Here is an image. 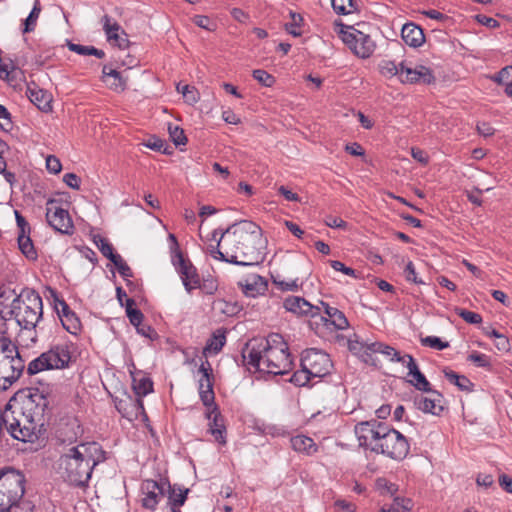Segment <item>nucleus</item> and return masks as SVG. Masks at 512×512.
<instances>
[{
	"instance_id": "nucleus-1",
	"label": "nucleus",
	"mask_w": 512,
	"mask_h": 512,
	"mask_svg": "<svg viewBox=\"0 0 512 512\" xmlns=\"http://www.w3.org/2000/svg\"><path fill=\"white\" fill-rule=\"evenodd\" d=\"M217 235L220 237L216 246L209 247L214 259L239 266L258 265L263 261L262 230L256 223L241 220L226 230H214L213 238Z\"/></svg>"
},
{
	"instance_id": "nucleus-2",
	"label": "nucleus",
	"mask_w": 512,
	"mask_h": 512,
	"mask_svg": "<svg viewBox=\"0 0 512 512\" xmlns=\"http://www.w3.org/2000/svg\"><path fill=\"white\" fill-rule=\"evenodd\" d=\"M49 400L44 391L29 389V394L19 408L10 404L5 409V428L9 435L18 441L34 444L45 438L46 415Z\"/></svg>"
},
{
	"instance_id": "nucleus-3",
	"label": "nucleus",
	"mask_w": 512,
	"mask_h": 512,
	"mask_svg": "<svg viewBox=\"0 0 512 512\" xmlns=\"http://www.w3.org/2000/svg\"><path fill=\"white\" fill-rule=\"evenodd\" d=\"M243 363L249 370L284 375L292 370L293 361L288 344L277 333L266 338H254L242 349Z\"/></svg>"
},
{
	"instance_id": "nucleus-4",
	"label": "nucleus",
	"mask_w": 512,
	"mask_h": 512,
	"mask_svg": "<svg viewBox=\"0 0 512 512\" xmlns=\"http://www.w3.org/2000/svg\"><path fill=\"white\" fill-rule=\"evenodd\" d=\"M106 460V452L97 442H81L68 448L58 459V473L70 486L88 485L93 469Z\"/></svg>"
},
{
	"instance_id": "nucleus-5",
	"label": "nucleus",
	"mask_w": 512,
	"mask_h": 512,
	"mask_svg": "<svg viewBox=\"0 0 512 512\" xmlns=\"http://www.w3.org/2000/svg\"><path fill=\"white\" fill-rule=\"evenodd\" d=\"M24 474L11 467L0 470V512H15L16 507L28 500H24L25 493Z\"/></svg>"
},
{
	"instance_id": "nucleus-6",
	"label": "nucleus",
	"mask_w": 512,
	"mask_h": 512,
	"mask_svg": "<svg viewBox=\"0 0 512 512\" xmlns=\"http://www.w3.org/2000/svg\"><path fill=\"white\" fill-rule=\"evenodd\" d=\"M42 298L38 293L32 292L22 296H16L7 312L10 319L13 317L17 324L24 329H33L42 316Z\"/></svg>"
},
{
	"instance_id": "nucleus-7",
	"label": "nucleus",
	"mask_w": 512,
	"mask_h": 512,
	"mask_svg": "<svg viewBox=\"0 0 512 512\" xmlns=\"http://www.w3.org/2000/svg\"><path fill=\"white\" fill-rule=\"evenodd\" d=\"M71 361L70 345L61 343L52 345L46 352L41 353L27 366V374L35 375L45 370L64 369Z\"/></svg>"
},
{
	"instance_id": "nucleus-8",
	"label": "nucleus",
	"mask_w": 512,
	"mask_h": 512,
	"mask_svg": "<svg viewBox=\"0 0 512 512\" xmlns=\"http://www.w3.org/2000/svg\"><path fill=\"white\" fill-rule=\"evenodd\" d=\"M348 348L350 352L358 356L364 363L370 365H375V358L373 357L375 353L383 354L390 357L391 361L400 362L402 364H405L408 360L406 354L402 356L395 348L382 342H368L358 339L349 340Z\"/></svg>"
},
{
	"instance_id": "nucleus-9",
	"label": "nucleus",
	"mask_w": 512,
	"mask_h": 512,
	"mask_svg": "<svg viewBox=\"0 0 512 512\" xmlns=\"http://www.w3.org/2000/svg\"><path fill=\"white\" fill-rule=\"evenodd\" d=\"M410 445L406 437L388 426L382 442L371 446V451L381 453L393 460H403L409 453Z\"/></svg>"
},
{
	"instance_id": "nucleus-10",
	"label": "nucleus",
	"mask_w": 512,
	"mask_h": 512,
	"mask_svg": "<svg viewBox=\"0 0 512 512\" xmlns=\"http://www.w3.org/2000/svg\"><path fill=\"white\" fill-rule=\"evenodd\" d=\"M335 24L341 27L339 33L342 35L343 42L356 56L366 59L373 54L376 45L369 35L346 26L341 21H336Z\"/></svg>"
},
{
	"instance_id": "nucleus-11",
	"label": "nucleus",
	"mask_w": 512,
	"mask_h": 512,
	"mask_svg": "<svg viewBox=\"0 0 512 512\" xmlns=\"http://www.w3.org/2000/svg\"><path fill=\"white\" fill-rule=\"evenodd\" d=\"M388 426L377 419L357 423L354 427V433L359 441V446L371 449L374 444L382 442Z\"/></svg>"
},
{
	"instance_id": "nucleus-12",
	"label": "nucleus",
	"mask_w": 512,
	"mask_h": 512,
	"mask_svg": "<svg viewBox=\"0 0 512 512\" xmlns=\"http://www.w3.org/2000/svg\"><path fill=\"white\" fill-rule=\"evenodd\" d=\"M301 367L308 369L314 377H324L330 373L333 364L327 353L316 348H310L302 353Z\"/></svg>"
},
{
	"instance_id": "nucleus-13",
	"label": "nucleus",
	"mask_w": 512,
	"mask_h": 512,
	"mask_svg": "<svg viewBox=\"0 0 512 512\" xmlns=\"http://www.w3.org/2000/svg\"><path fill=\"white\" fill-rule=\"evenodd\" d=\"M46 220L55 231L61 234L71 235L74 232V225L69 212L58 206L56 200L47 202Z\"/></svg>"
},
{
	"instance_id": "nucleus-14",
	"label": "nucleus",
	"mask_w": 512,
	"mask_h": 512,
	"mask_svg": "<svg viewBox=\"0 0 512 512\" xmlns=\"http://www.w3.org/2000/svg\"><path fill=\"white\" fill-rule=\"evenodd\" d=\"M25 368L21 356H1L0 357V383L4 390H7L16 382Z\"/></svg>"
},
{
	"instance_id": "nucleus-15",
	"label": "nucleus",
	"mask_w": 512,
	"mask_h": 512,
	"mask_svg": "<svg viewBox=\"0 0 512 512\" xmlns=\"http://www.w3.org/2000/svg\"><path fill=\"white\" fill-rule=\"evenodd\" d=\"M171 261L176 271L179 273L182 283L188 292L199 286V275L190 260L185 259L183 254L179 253L176 254V256H172Z\"/></svg>"
},
{
	"instance_id": "nucleus-16",
	"label": "nucleus",
	"mask_w": 512,
	"mask_h": 512,
	"mask_svg": "<svg viewBox=\"0 0 512 512\" xmlns=\"http://www.w3.org/2000/svg\"><path fill=\"white\" fill-rule=\"evenodd\" d=\"M165 485V480H162L161 482H157L152 479L144 480L141 484V491L143 494V498L141 500L142 506L154 511L157 508L161 497L166 493Z\"/></svg>"
},
{
	"instance_id": "nucleus-17",
	"label": "nucleus",
	"mask_w": 512,
	"mask_h": 512,
	"mask_svg": "<svg viewBox=\"0 0 512 512\" xmlns=\"http://www.w3.org/2000/svg\"><path fill=\"white\" fill-rule=\"evenodd\" d=\"M83 432L82 424L76 416L67 415L60 419L57 435L61 442L72 444L83 435Z\"/></svg>"
},
{
	"instance_id": "nucleus-18",
	"label": "nucleus",
	"mask_w": 512,
	"mask_h": 512,
	"mask_svg": "<svg viewBox=\"0 0 512 512\" xmlns=\"http://www.w3.org/2000/svg\"><path fill=\"white\" fill-rule=\"evenodd\" d=\"M428 396L418 395L414 398V404L423 413H429L434 416H440L445 409V400L443 395L431 388L430 391H424Z\"/></svg>"
},
{
	"instance_id": "nucleus-19",
	"label": "nucleus",
	"mask_w": 512,
	"mask_h": 512,
	"mask_svg": "<svg viewBox=\"0 0 512 512\" xmlns=\"http://www.w3.org/2000/svg\"><path fill=\"white\" fill-rule=\"evenodd\" d=\"M400 81L402 83H423L431 84L435 82V76L432 70L424 65H418L415 68L407 67L404 62L400 63Z\"/></svg>"
},
{
	"instance_id": "nucleus-20",
	"label": "nucleus",
	"mask_w": 512,
	"mask_h": 512,
	"mask_svg": "<svg viewBox=\"0 0 512 512\" xmlns=\"http://www.w3.org/2000/svg\"><path fill=\"white\" fill-rule=\"evenodd\" d=\"M284 308L297 316L315 317L320 314V307L314 306L300 296H289L283 302Z\"/></svg>"
},
{
	"instance_id": "nucleus-21",
	"label": "nucleus",
	"mask_w": 512,
	"mask_h": 512,
	"mask_svg": "<svg viewBox=\"0 0 512 512\" xmlns=\"http://www.w3.org/2000/svg\"><path fill=\"white\" fill-rule=\"evenodd\" d=\"M206 418L209 420V431L214 436L215 440L220 444H226L224 418L216 404L207 408Z\"/></svg>"
},
{
	"instance_id": "nucleus-22",
	"label": "nucleus",
	"mask_w": 512,
	"mask_h": 512,
	"mask_svg": "<svg viewBox=\"0 0 512 512\" xmlns=\"http://www.w3.org/2000/svg\"><path fill=\"white\" fill-rule=\"evenodd\" d=\"M26 95L29 100L42 112H50L52 110V95L38 87L34 82L27 85Z\"/></svg>"
},
{
	"instance_id": "nucleus-23",
	"label": "nucleus",
	"mask_w": 512,
	"mask_h": 512,
	"mask_svg": "<svg viewBox=\"0 0 512 512\" xmlns=\"http://www.w3.org/2000/svg\"><path fill=\"white\" fill-rule=\"evenodd\" d=\"M239 286L247 297H256L266 292L268 282L264 277L252 274L240 281Z\"/></svg>"
},
{
	"instance_id": "nucleus-24",
	"label": "nucleus",
	"mask_w": 512,
	"mask_h": 512,
	"mask_svg": "<svg viewBox=\"0 0 512 512\" xmlns=\"http://www.w3.org/2000/svg\"><path fill=\"white\" fill-rule=\"evenodd\" d=\"M406 357H408V360L404 365L408 369V376L411 377L409 383L421 392L430 391L431 384L426 379L425 375L419 370L415 359L410 354H406Z\"/></svg>"
},
{
	"instance_id": "nucleus-25",
	"label": "nucleus",
	"mask_w": 512,
	"mask_h": 512,
	"mask_svg": "<svg viewBox=\"0 0 512 512\" xmlns=\"http://www.w3.org/2000/svg\"><path fill=\"white\" fill-rule=\"evenodd\" d=\"M165 483V489L167 492V505L170 508V511L180 510V508L184 505L190 490L188 488H182L177 484L172 485L166 479Z\"/></svg>"
},
{
	"instance_id": "nucleus-26",
	"label": "nucleus",
	"mask_w": 512,
	"mask_h": 512,
	"mask_svg": "<svg viewBox=\"0 0 512 512\" xmlns=\"http://www.w3.org/2000/svg\"><path fill=\"white\" fill-rule=\"evenodd\" d=\"M401 37L408 46L413 48L420 47L425 41L422 28L412 22L403 25Z\"/></svg>"
},
{
	"instance_id": "nucleus-27",
	"label": "nucleus",
	"mask_w": 512,
	"mask_h": 512,
	"mask_svg": "<svg viewBox=\"0 0 512 512\" xmlns=\"http://www.w3.org/2000/svg\"><path fill=\"white\" fill-rule=\"evenodd\" d=\"M324 313L327 318H323L326 322H330L337 330H344L349 327V322L345 314L336 307H331L327 303L321 301Z\"/></svg>"
},
{
	"instance_id": "nucleus-28",
	"label": "nucleus",
	"mask_w": 512,
	"mask_h": 512,
	"mask_svg": "<svg viewBox=\"0 0 512 512\" xmlns=\"http://www.w3.org/2000/svg\"><path fill=\"white\" fill-rule=\"evenodd\" d=\"M293 450L299 453H304L308 456L315 454L318 451V446L314 440L305 435H296L290 439Z\"/></svg>"
},
{
	"instance_id": "nucleus-29",
	"label": "nucleus",
	"mask_w": 512,
	"mask_h": 512,
	"mask_svg": "<svg viewBox=\"0 0 512 512\" xmlns=\"http://www.w3.org/2000/svg\"><path fill=\"white\" fill-rule=\"evenodd\" d=\"M198 390L200 399L205 407L210 408L213 404H215L213 379H211L210 376H205V378L199 379Z\"/></svg>"
},
{
	"instance_id": "nucleus-30",
	"label": "nucleus",
	"mask_w": 512,
	"mask_h": 512,
	"mask_svg": "<svg viewBox=\"0 0 512 512\" xmlns=\"http://www.w3.org/2000/svg\"><path fill=\"white\" fill-rule=\"evenodd\" d=\"M443 374L445 378L451 384L457 386L459 390L465 392H472L474 390V384L465 375L458 374L447 367L443 369Z\"/></svg>"
},
{
	"instance_id": "nucleus-31",
	"label": "nucleus",
	"mask_w": 512,
	"mask_h": 512,
	"mask_svg": "<svg viewBox=\"0 0 512 512\" xmlns=\"http://www.w3.org/2000/svg\"><path fill=\"white\" fill-rule=\"evenodd\" d=\"M103 79L107 82V78H112L113 81L109 84V87L114 91H124L126 88V81L121 76L120 72L112 69L105 65L102 69Z\"/></svg>"
},
{
	"instance_id": "nucleus-32",
	"label": "nucleus",
	"mask_w": 512,
	"mask_h": 512,
	"mask_svg": "<svg viewBox=\"0 0 512 512\" xmlns=\"http://www.w3.org/2000/svg\"><path fill=\"white\" fill-rule=\"evenodd\" d=\"M18 247L20 251L29 260H36L38 255L34 244L30 238V234H19L18 235Z\"/></svg>"
},
{
	"instance_id": "nucleus-33",
	"label": "nucleus",
	"mask_w": 512,
	"mask_h": 512,
	"mask_svg": "<svg viewBox=\"0 0 512 512\" xmlns=\"http://www.w3.org/2000/svg\"><path fill=\"white\" fill-rule=\"evenodd\" d=\"M103 24V30L107 36L109 41L118 40L119 39V31L121 30V26L109 15H104L101 20Z\"/></svg>"
},
{
	"instance_id": "nucleus-34",
	"label": "nucleus",
	"mask_w": 512,
	"mask_h": 512,
	"mask_svg": "<svg viewBox=\"0 0 512 512\" xmlns=\"http://www.w3.org/2000/svg\"><path fill=\"white\" fill-rule=\"evenodd\" d=\"M94 243L104 257L108 258L111 262L112 259H115L119 256L118 253L114 252V248L112 244L104 237L97 235L94 236Z\"/></svg>"
},
{
	"instance_id": "nucleus-35",
	"label": "nucleus",
	"mask_w": 512,
	"mask_h": 512,
	"mask_svg": "<svg viewBox=\"0 0 512 512\" xmlns=\"http://www.w3.org/2000/svg\"><path fill=\"white\" fill-rule=\"evenodd\" d=\"M331 5L334 12L338 15H348L358 11L353 0H331Z\"/></svg>"
},
{
	"instance_id": "nucleus-36",
	"label": "nucleus",
	"mask_w": 512,
	"mask_h": 512,
	"mask_svg": "<svg viewBox=\"0 0 512 512\" xmlns=\"http://www.w3.org/2000/svg\"><path fill=\"white\" fill-rule=\"evenodd\" d=\"M41 12V5L39 0H35L34 6L24 21L23 33H30L35 30L37 19Z\"/></svg>"
},
{
	"instance_id": "nucleus-37",
	"label": "nucleus",
	"mask_w": 512,
	"mask_h": 512,
	"mask_svg": "<svg viewBox=\"0 0 512 512\" xmlns=\"http://www.w3.org/2000/svg\"><path fill=\"white\" fill-rule=\"evenodd\" d=\"M68 47L71 51H73L79 55H94L100 59L105 56V53L103 50L97 49L94 46H84V45L69 42Z\"/></svg>"
},
{
	"instance_id": "nucleus-38",
	"label": "nucleus",
	"mask_w": 512,
	"mask_h": 512,
	"mask_svg": "<svg viewBox=\"0 0 512 512\" xmlns=\"http://www.w3.org/2000/svg\"><path fill=\"white\" fill-rule=\"evenodd\" d=\"M291 21L285 24V30L294 37L301 36L300 27L303 24V17L295 12L290 11Z\"/></svg>"
},
{
	"instance_id": "nucleus-39",
	"label": "nucleus",
	"mask_w": 512,
	"mask_h": 512,
	"mask_svg": "<svg viewBox=\"0 0 512 512\" xmlns=\"http://www.w3.org/2000/svg\"><path fill=\"white\" fill-rule=\"evenodd\" d=\"M133 389L138 396H146L153 391V382L148 377L133 379Z\"/></svg>"
},
{
	"instance_id": "nucleus-40",
	"label": "nucleus",
	"mask_w": 512,
	"mask_h": 512,
	"mask_svg": "<svg viewBox=\"0 0 512 512\" xmlns=\"http://www.w3.org/2000/svg\"><path fill=\"white\" fill-rule=\"evenodd\" d=\"M226 338L223 333L221 334H213V336L207 341L204 347V354L209 352H214L215 354L220 352L225 345Z\"/></svg>"
},
{
	"instance_id": "nucleus-41",
	"label": "nucleus",
	"mask_w": 512,
	"mask_h": 512,
	"mask_svg": "<svg viewBox=\"0 0 512 512\" xmlns=\"http://www.w3.org/2000/svg\"><path fill=\"white\" fill-rule=\"evenodd\" d=\"M61 323L63 328L73 335H76L81 329V322L74 312L69 315L66 314Z\"/></svg>"
},
{
	"instance_id": "nucleus-42",
	"label": "nucleus",
	"mask_w": 512,
	"mask_h": 512,
	"mask_svg": "<svg viewBox=\"0 0 512 512\" xmlns=\"http://www.w3.org/2000/svg\"><path fill=\"white\" fill-rule=\"evenodd\" d=\"M420 343L424 347H429L435 350H444L449 347V342L442 341L436 336H426L420 338Z\"/></svg>"
},
{
	"instance_id": "nucleus-43",
	"label": "nucleus",
	"mask_w": 512,
	"mask_h": 512,
	"mask_svg": "<svg viewBox=\"0 0 512 512\" xmlns=\"http://www.w3.org/2000/svg\"><path fill=\"white\" fill-rule=\"evenodd\" d=\"M1 356H20L16 345L4 335L0 336V357Z\"/></svg>"
},
{
	"instance_id": "nucleus-44",
	"label": "nucleus",
	"mask_w": 512,
	"mask_h": 512,
	"mask_svg": "<svg viewBox=\"0 0 512 512\" xmlns=\"http://www.w3.org/2000/svg\"><path fill=\"white\" fill-rule=\"evenodd\" d=\"M168 132L171 140L176 146L185 145L187 143V137L185 136L184 130L179 126L169 124Z\"/></svg>"
},
{
	"instance_id": "nucleus-45",
	"label": "nucleus",
	"mask_w": 512,
	"mask_h": 512,
	"mask_svg": "<svg viewBox=\"0 0 512 512\" xmlns=\"http://www.w3.org/2000/svg\"><path fill=\"white\" fill-rule=\"evenodd\" d=\"M308 369H304L301 367L300 370L295 371L290 377L289 381L293 383L295 386H305L308 384L311 378H313Z\"/></svg>"
},
{
	"instance_id": "nucleus-46",
	"label": "nucleus",
	"mask_w": 512,
	"mask_h": 512,
	"mask_svg": "<svg viewBox=\"0 0 512 512\" xmlns=\"http://www.w3.org/2000/svg\"><path fill=\"white\" fill-rule=\"evenodd\" d=\"M455 313L469 324H480L482 322V316L479 313L464 308H455Z\"/></svg>"
},
{
	"instance_id": "nucleus-47",
	"label": "nucleus",
	"mask_w": 512,
	"mask_h": 512,
	"mask_svg": "<svg viewBox=\"0 0 512 512\" xmlns=\"http://www.w3.org/2000/svg\"><path fill=\"white\" fill-rule=\"evenodd\" d=\"M492 80L500 85H505L506 88L512 82V66L502 68L492 77Z\"/></svg>"
},
{
	"instance_id": "nucleus-48",
	"label": "nucleus",
	"mask_w": 512,
	"mask_h": 512,
	"mask_svg": "<svg viewBox=\"0 0 512 512\" xmlns=\"http://www.w3.org/2000/svg\"><path fill=\"white\" fill-rule=\"evenodd\" d=\"M379 67L381 74L386 77L400 76V64L397 65L394 61L384 60L380 63Z\"/></svg>"
},
{
	"instance_id": "nucleus-49",
	"label": "nucleus",
	"mask_w": 512,
	"mask_h": 512,
	"mask_svg": "<svg viewBox=\"0 0 512 512\" xmlns=\"http://www.w3.org/2000/svg\"><path fill=\"white\" fill-rule=\"evenodd\" d=\"M177 91L181 92L183 94V97L186 99V102L189 104H194L199 100V93L192 86H189V85L181 86V84H178Z\"/></svg>"
},
{
	"instance_id": "nucleus-50",
	"label": "nucleus",
	"mask_w": 512,
	"mask_h": 512,
	"mask_svg": "<svg viewBox=\"0 0 512 512\" xmlns=\"http://www.w3.org/2000/svg\"><path fill=\"white\" fill-rule=\"evenodd\" d=\"M253 78L265 87H271L275 83V78L267 71L256 69L253 71Z\"/></svg>"
},
{
	"instance_id": "nucleus-51",
	"label": "nucleus",
	"mask_w": 512,
	"mask_h": 512,
	"mask_svg": "<svg viewBox=\"0 0 512 512\" xmlns=\"http://www.w3.org/2000/svg\"><path fill=\"white\" fill-rule=\"evenodd\" d=\"M192 21L195 25L207 31H214L216 29V23L213 22L208 16L195 15L192 18Z\"/></svg>"
},
{
	"instance_id": "nucleus-52",
	"label": "nucleus",
	"mask_w": 512,
	"mask_h": 512,
	"mask_svg": "<svg viewBox=\"0 0 512 512\" xmlns=\"http://www.w3.org/2000/svg\"><path fill=\"white\" fill-rule=\"evenodd\" d=\"M112 263L116 266L119 274L123 278H130L133 276V272L131 268L128 266V264L123 260L121 255L116 257L115 259H112Z\"/></svg>"
},
{
	"instance_id": "nucleus-53",
	"label": "nucleus",
	"mask_w": 512,
	"mask_h": 512,
	"mask_svg": "<svg viewBox=\"0 0 512 512\" xmlns=\"http://www.w3.org/2000/svg\"><path fill=\"white\" fill-rule=\"evenodd\" d=\"M468 360L475 363L478 367H489V357L485 354L473 352L468 356Z\"/></svg>"
},
{
	"instance_id": "nucleus-54",
	"label": "nucleus",
	"mask_w": 512,
	"mask_h": 512,
	"mask_svg": "<svg viewBox=\"0 0 512 512\" xmlns=\"http://www.w3.org/2000/svg\"><path fill=\"white\" fill-rule=\"evenodd\" d=\"M46 168L50 173L58 174L62 169V165L60 160L56 156L49 155L46 158Z\"/></svg>"
},
{
	"instance_id": "nucleus-55",
	"label": "nucleus",
	"mask_w": 512,
	"mask_h": 512,
	"mask_svg": "<svg viewBox=\"0 0 512 512\" xmlns=\"http://www.w3.org/2000/svg\"><path fill=\"white\" fill-rule=\"evenodd\" d=\"M405 277L407 281L414 282L415 284H423L424 282L421 279H418L415 267L412 261H409L404 270Z\"/></svg>"
},
{
	"instance_id": "nucleus-56",
	"label": "nucleus",
	"mask_w": 512,
	"mask_h": 512,
	"mask_svg": "<svg viewBox=\"0 0 512 512\" xmlns=\"http://www.w3.org/2000/svg\"><path fill=\"white\" fill-rule=\"evenodd\" d=\"M136 329L139 334L146 338H149L150 340H155L158 338V333L150 325L141 323L139 327H136Z\"/></svg>"
},
{
	"instance_id": "nucleus-57",
	"label": "nucleus",
	"mask_w": 512,
	"mask_h": 512,
	"mask_svg": "<svg viewBox=\"0 0 512 512\" xmlns=\"http://www.w3.org/2000/svg\"><path fill=\"white\" fill-rule=\"evenodd\" d=\"M330 265L335 271H339L346 275L356 277V271L350 267L345 266L341 261L331 260Z\"/></svg>"
},
{
	"instance_id": "nucleus-58",
	"label": "nucleus",
	"mask_w": 512,
	"mask_h": 512,
	"mask_svg": "<svg viewBox=\"0 0 512 512\" xmlns=\"http://www.w3.org/2000/svg\"><path fill=\"white\" fill-rule=\"evenodd\" d=\"M63 182L71 189H80L81 180L75 173H66L63 177Z\"/></svg>"
},
{
	"instance_id": "nucleus-59",
	"label": "nucleus",
	"mask_w": 512,
	"mask_h": 512,
	"mask_svg": "<svg viewBox=\"0 0 512 512\" xmlns=\"http://www.w3.org/2000/svg\"><path fill=\"white\" fill-rule=\"evenodd\" d=\"M127 317L132 325L139 327L143 321L144 315L139 309L128 310Z\"/></svg>"
},
{
	"instance_id": "nucleus-60",
	"label": "nucleus",
	"mask_w": 512,
	"mask_h": 512,
	"mask_svg": "<svg viewBox=\"0 0 512 512\" xmlns=\"http://www.w3.org/2000/svg\"><path fill=\"white\" fill-rule=\"evenodd\" d=\"M324 222L328 227H331V228L345 229L347 227V222H345L344 220H342L339 217H335L332 215L327 216Z\"/></svg>"
},
{
	"instance_id": "nucleus-61",
	"label": "nucleus",
	"mask_w": 512,
	"mask_h": 512,
	"mask_svg": "<svg viewBox=\"0 0 512 512\" xmlns=\"http://www.w3.org/2000/svg\"><path fill=\"white\" fill-rule=\"evenodd\" d=\"M15 217L19 234H30V226L26 219L18 211H15Z\"/></svg>"
},
{
	"instance_id": "nucleus-62",
	"label": "nucleus",
	"mask_w": 512,
	"mask_h": 512,
	"mask_svg": "<svg viewBox=\"0 0 512 512\" xmlns=\"http://www.w3.org/2000/svg\"><path fill=\"white\" fill-rule=\"evenodd\" d=\"M476 20L482 25L489 28H497L500 26L499 22L496 19L488 17L486 15L479 14L476 16Z\"/></svg>"
},
{
	"instance_id": "nucleus-63",
	"label": "nucleus",
	"mask_w": 512,
	"mask_h": 512,
	"mask_svg": "<svg viewBox=\"0 0 512 512\" xmlns=\"http://www.w3.org/2000/svg\"><path fill=\"white\" fill-rule=\"evenodd\" d=\"M274 283L283 291H296L298 289V283L296 280L278 281L274 279Z\"/></svg>"
},
{
	"instance_id": "nucleus-64",
	"label": "nucleus",
	"mask_w": 512,
	"mask_h": 512,
	"mask_svg": "<svg viewBox=\"0 0 512 512\" xmlns=\"http://www.w3.org/2000/svg\"><path fill=\"white\" fill-rule=\"evenodd\" d=\"M145 145L154 151H162V148L166 146V142L160 138L152 137Z\"/></svg>"
}]
</instances>
